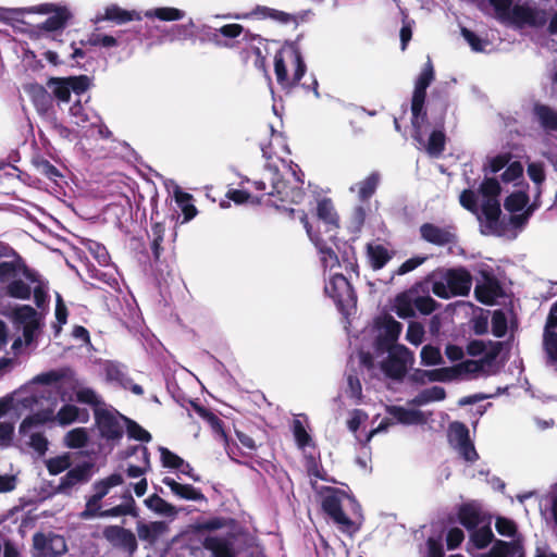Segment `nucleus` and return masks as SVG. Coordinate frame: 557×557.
Instances as JSON below:
<instances>
[{
	"label": "nucleus",
	"mask_w": 557,
	"mask_h": 557,
	"mask_svg": "<svg viewBox=\"0 0 557 557\" xmlns=\"http://www.w3.org/2000/svg\"><path fill=\"white\" fill-rule=\"evenodd\" d=\"M509 162L507 154H500L487 159L483 165L485 178L475 189V181L466 177L468 188L459 196L460 205L468 211L478 215L482 233L487 235L502 236L505 232V223L500 220L502 209L499 201L500 185L488 174H495L506 168Z\"/></svg>",
	"instance_id": "f257e3e1"
},
{
	"label": "nucleus",
	"mask_w": 557,
	"mask_h": 557,
	"mask_svg": "<svg viewBox=\"0 0 557 557\" xmlns=\"http://www.w3.org/2000/svg\"><path fill=\"white\" fill-rule=\"evenodd\" d=\"M434 79V69L430 59L419 74L411 99V125L413 128L412 138L419 149L423 148L431 157H438L445 147V135L442 131L434 129L428 141L424 140L423 126L428 121L424 108L426 89Z\"/></svg>",
	"instance_id": "f03ea898"
},
{
	"label": "nucleus",
	"mask_w": 557,
	"mask_h": 557,
	"mask_svg": "<svg viewBox=\"0 0 557 557\" xmlns=\"http://www.w3.org/2000/svg\"><path fill=\"white\" fill-rule=\"evenodd\" d=\"M317 215L320 221L319 232L317 234L312 232V227L305 212H301L300 220L310 240L314 244L321 256L323 267L332 270L339 265L338 257L333 248L337 246L338 219L330 199H322L318 202Z\"/></svg>",
	"instance_id": "7ed1b4c3"
},
{
	"label": "nucleus",
	"mask_w": 557,
	"mask_h": 557,
	"mask_svg": "<svg viewBox=\"0 0 557 557\" xmlns=\"http://www.w3.org/2000/svg\"><path fill=\"white\" fill-rule=\"evenodd\" d=\"M432 281L428 276L423 282L414 284L410 289L397 295L395 312L401 319L416 317V312L428 315L436 310L438 304L429 295Z\"/></svg>",
	"instance_id": "20e7f679"
},
{
	"label": "nucleus",
	"mask_w": 557,
	"mask_h": 557,
	"mask_svg": "<svg viewBox=\"0 0 557 557\" xmlns=\"http://www.w3.org/2000/svg\"><path fill=\"white\" fill-rule=\"evenodd\" d=\"M432 281V292L442 299L456 296H467L472 286V276L463 269H448L429 275Z\"/></svg>",
	"instance_id": "39448f33"
},
{
	"label": "nucleus",
	"mask_w": 557,
	"mask_h": 557,
	"mask_svg": "<svg viewBox=\"0 0 557 557\" xmlns=\"http://www.w3.org/2000/svg\"><path fill=\"white\" fill-rule=\"evenodd\" d=\"M290 176L293 181L283 178L275 164L267 163L264 166V177L269 180L271 186L269 195H276L281 201L300 203L305 197L304 182L295 171L290 173Z\"/></svg>",
	"instance_id": "423d86ee"
},
{
	"label": "nucleus",
	"mask_w": 557,
	"mask_h": 557,
	"mask_svg": "<svg viewBox=\"0 0 557 557\" xmlns=\"http://www.w3.org/2000/svg\"><path fill=\"white\" fill-rule=\"evenodd\" d=\"M376 357L386 355L380 361L382 372L389 379L403 380L414 361L413 352L405 345L389 346L374 350Z\"/></svg>",
	"instance_id": "0eeeda50"
},
{
	"label": "nucleus",
	"mask_w": 557,
	"mask_h": 557,
	"mask_svg": "<svg viewBox=\"0 0 557 557\" xmlns=\"http://www.w3.org/2000/svg\"><path fill=\"white\" fill-rule=\"evenodd\" d=\"M8 12L13 16L24 15L25 13L49 15L45 22L38 24V29L45 33L62 30L71 18V12L65 7H59L53 3H42L29 8L11 9L8 10Z\"/></svg>",
	"instance_id": "6e6552de"
},
{
	"label": "nucleus",
	"mask_w": 557,
	"mask_h": 557,
	"mask_svg": "<svg viewBox=\"0 0 557 557\" xmlns=\"http://www.w3.org/2000/svg\"><path fill=\"white\" fill-rule=\"evenodd\" d=\"M491 348L479 360H465L460 361L453 367H447L449 382L459 379L472 377L484 372L485 367H491L503 349L502 342H488Z\"/></svg>",
	"instance_id": "1a4fd4ad"
},
{
	"label": "nucleus",
	"mask_w": 557,
	"mask_h": 557,
	"mask_svg": "<svg viewBox=\"0 0 557 557\" xmlns=\"http://www.w3.org/2000/svg\"><path fill=\"white\" fill-rule=\"evenodd\" d=\"M324 290L343 313H349V310L356 307L357 296L343 274H334L326 283Z\"/></svg>",
	"instance_id": "9d476101"
},
{
	"label": "nucleus",
	"mask_w": 557,
	"mask_h": 557,
	"mask_svg": "<svg viewBox=\"0 0 557 557\" xmlns=\"http://www.w3.org/2000/svg\"><path fill=\"white\" fill-rule=\"evenodd\" d=\"M121 413L108 408H95V422L99 434L106 441L117 442L123 436Z\"/></svg>",
	"instance_id": "9b49d317"
},
{
	"label": "nucleus",
	"mask_w": 557,
	"mask_h": 557,
	"mask_svg": "<svg viewBox=\"0 0 557 557\" xmlns=\"http://www.w3.org/2000/svg\"><path fill=\"white\" fill-rule=\"evenodd\" d=\"M14 320L23 326V337L26 345H30L44 325L42 315L29 305L17 306Z\"/></svg>",
	"instance_id": "f8f14e48"
},
{
	"label": "nucleus",
	"mask_w": 557,
	"mask_h": 557,
	"mask_svg": "<svg viewBox=\"0 0 557 557\" xmlns=\"http://www.w3.org/2000/svg\"><path fill=\"white\" fill-rule=\"evenodd\" d=\"M34 557H59L67 550L66 542L62 535L52 532L35 533L33 536Z\"/></svg>",
	"instance_id": "ddd939ff"
},
{
	"label": "nucleus",
	"mask_w": 557,
	"mask_h": 557,
	"mask_svg": "<svg viewBox=\"0 0 557 557\" xmlns=\"http://www.w3.org/2000/svg\"><path fill=\"white\" fill-rule=\"evenodd\" d=\"M346 497L347 494L343 490L325 487L322 494V508L335 523L348 528L351 525V520L344 513L342 508V502Z\"/></svg>",
	"instance_id": "4468645a"
},
{
	"label": "nucleus",
	"mask_w": 557,
	"mask_h": 557,
	"mask_svg": "<svg viewBox=\"0 0 557 557\" xmlns=\"http://www.w3.org/2000/svg\"><path fill=\"white\" fill-rule=\"evenodd\" d=\"M449 442L459 455L468 462L478 460L479 455L470 440L469 429L461 422H453L449 426Z\"/></svg>",
	"instance_id": "2eb2a0df"
},
{
	"label": "nucleus",
	"mask_w": 557,
	"mask_h": 557,
	"mask_svg": "<svg viewBox=\"0 0 557 557\" xmlns=\"http://www.w3.org/2000/svg\"><path fill=\"white\" fill-rule=\"evenodd\" d=\"M102 535L113 547L126 552L129 556H133L138 548L136 535L124 527L107 525Z\"/></svg>",
	"instance_id": "dca6fc26"
},
{
	"label": "nucleus",
	"mask_w": 557,
	"mask_h": 557,
	"mask_svg": "<svg viewBox=\"0 0 557 557\" xmlns=\"http://www.w3.org/2000/svg\"><path fill=\"white\" fill-rule=\"evenodd\" d=\"M511 21L518 25L542 27L548 21V13L536 7L515 5L511 10Z\"/></svg>",
	"instance_id": "f3484780"
},
{
	"label": "nucleus",
	"mask_w": 557,
	"mask_h": 557,
	"mask_svg": "<svg viewBox=\"0 0 557 557\" xmlns=\"http://www.w3.org/2000/svg\"><path fill=\"white\" fill-rule=\"evenodd\" d=\"M403 331V324L393 317H384L379 325V333L374 342V350L399 345L398 338Z\"/></svg>",
	"instance_id": "a211bd4d"
},
{
	"label": "nucleus",
	"mask_w": 557,
	"mask_h": 557,
	"mask_svg": "<svg viewBox=\"0 0 557 557\" xmlns=\"http://www.w3.org/2000/svg\"><path fill=\"white\" fill-rule=\"evenodd\" d=\"M92 467L94 465L91 462H84L69 470L67 473L60 479L57 493L70 495L72 487L88 482L91 478Z\"/></svg>",
	"instance_id": "6ab92c4d"
},
{
	"label": "nucleus",
	"mask_w": 557,
	"mask_h": 557,
	"mask_svg": "<svg viewBox=\"0 0 557 557\" xmlns=\"http://www.w3.org/2000/svg\"><path fill=\"white\" fill-rule=\"evenodd\" d=\"M385 411L395 419V423L403 425H421L428 421L425 413L419 409H409L403 406L389 405L386 406Z\"/></svg>",
	"instance_id": "aec40b11"
},
{
	"label": "nucleus",
	"mask_w": 557,
	"mask_h": 557,
	"mask_svg": "<svg viewBox=\"0 0 557 557\" xmlns=\"http://www.w3.org/2000/svg\"><path fill=\"white\" fill-rule=\"evenodd\" d=\"M421 238L436 246H445L456 242V236L449 228L424 223L420 226Z\"/></svg>",
	"instance_id": "412c9836"
},
{
	"label": "nucleus",
	"mask_w": 557,
	"mask_h": 557,
	"mask_svg": "<svg viewBox=\"0 0 557 557\" xmlns=\"http://www.w3.org/2000/svg\"><path fill=\"white\" fill-rule=\"evenodd\" d=\"M23 270V275L26 280L32 283L37 282V273L23 267L22 260L20 257H16L11 261H1L0 262V282H11L13 278L18 276L20 271Z\"/></svg>",
	"instance_id": "4be33fe9"
},
{
	"label": "nucleus",
	"mask_w": 557,
	"mask_h": 557,
	"mask_svg": "<svg viewBox=\"0 0 557 557\" xmlns=\"http://www.w3.org/2000/svg\"><path fill=\"white\" fill-rule=\"evenodd\" d=\"M243 33L244 27L240 24H226L214 28L209 34V40L218 47L230 48L232 47L230 40L242 36Z\"/></svg>",
	"instance_id": "5701e85b"
},
{
	"label": "nucleus",
	"mask_w": 557,
	"mask_h": 557,
	"mask_svg": "<svg viewBox=\"0 0 557 557\" xmlns=\"http://www.w3.org/2000/svg\"><path fill=\"white\" fill-rule=\"evenodd\" d=\"M136 531L140 541L153 545L158 539L169 531L165 521L137 522Z\"/></svg>",
	"instance_id": "b1692460"
},
{
	"label": "nucleus",
	"mask_w": 557,
	"mask_h": 557,
	"mask_svg": "<svg viewBox=\"0 0 557 557\" xmlns=\"http://www.w3.org/2000/svg\"><path fill=\"white\" fill-rule=\"evenodd\" d=\"M162 483L170 487L171 492L180 499L184 500H205L206 497L200 490L190 484H181L170 476H164Z\"/></svg>",
	"instance_id": "393cba45"
},
{
	"label": "nucleus",
	"mask_w": 557,
	"mask_h": 557,
	"mask_svg": "<svg viewBox=\"0 0 557 557\" xmlns=\"http://www.w3.org/2000/svg\"><path fill=\"white\" fill-rule=\"evenodd\" d=\"M55 414L54 409L52 407L38 410L29 416H27L20 424L18 432L22 436H26L28 432L39 425H42L47 422L54 421Z\"/></svg>",
	"instance_id": "a878e982"
},
{
	"label": "nucleus",
	"mask_w": 557,
	"mask_h": 557,
	"mask_svg": "<svg viewBox=\"0 0 557 557\" xmlns=\"http://www.w3.org/2000/svg\"><path fill=\"white\" fill-rule=\"evenodd\" d=\"M55 414L54 409L52 407L38 410L29 416H27L20 424L18 432L22 436H26L28 432L39 425H42L47 422L54 421Z\"/></svg>",
	"instance_id": "bb28decb"
},
{
	"label": "nucleus",
	"mask_w": 557,
	"mask_h": 557,
	"mask_svg": "<svg viewBox=\"0 0 557 557\" xmlns=\"http://www.w3.org/2000/svg\"><path fill=\"white\" fill-rule=\"evenodd\" d=\"M32 101L40 115H46L52 108V96L41 85L33 84L27 87Z\"/></svg>",
	"instance_id": "cd10ccee"
},
{
	"label": "nucleus",
	"mask_w": 557,
	"mask_h": 557,
	"mask_svg": "<svg viewBox=\"0 0 557 557\" xmlns=\"http://www.w3.org/2000/svg\"><path fill=\"white\" fill-rule=\"evenodd\" d=\"M380 183L381 175L379 172L374 171L364 180L351 185L349 190L351 193L357 190L359 200L366 202L375 194Z\"/></svg>",
	"instance_id": "c85d7f7f"
},
{
	"label": "nucleus",
	"mask_w": 557,
	"mask_h": 557,
	"mask_svg": "<svg viewBox=\"0 0 557 557\" xmlns=\"http://www.w3.org/2000/svg\"><path fill=\"white\" fill-rule=\"evenodd\" d=\"M479 557H523V549L518 542L497 540L490 552L480 554Z\"/></svg>",
	"instance_id": "c756f323"
},
{
	"label": "nucleus",
	"mask_w": 557,
	"mask_h": 557,
	"mask_svg": "<svg viewBox=\"0 0 557 557\" xmlns=\"http://www.w3.org/2000/svg\"><path fill=\"white\" fill-rule=\"evenodd\" d=\"M533 114L540 125L547 132L557 131V111L553 108L536 103L533 108Z\"/></svg>",
	"instance_id": "7c9ffc66"
},
{
	"label": "nucleus",
	"mask_w": 557,
	"mask_h": 557,
	"mask_svg": "<svg viewBox=\"0 0 557 557\" xmlns=\"http://www.w3.org/2000/svg\"><path fill=\"white\" fill-rule=\"evenodd\" d=\"M104 373L107 381L110 383L119 385L124 389L128 388V384H131V377L125 366L117 362H109L104 367Z\"/></svg>",
	"instance_id": "2f4dec72"
},
{
	"label": "nucleus",
	"mask_w": 557,
	"mask_h": 557,
	"mask_svg": "<svg viewBox=\"0 0 557 557\" xmlns=\"http://www.w3.org/2000/svg\"><path fill=\"white\" fill-rule=\"evenodd\" d=\"M446 397V392L442 386H432L430 388H425L417 394L413 398H411L408 404L414 407H420L428 405L433 401L444 400Z\"/></svg>",
	"instance_id": "473e14b6"
},
{
	"label": "nucleus",
	"mask_w": 557,
	"mask_h": 557,
	"mask_svg": "<svg viewBox=\"0 0 557 557\" xmlns=\"http://www.w3.org/2000/svg\"><path fill=\"white\" fill-rule=\"evenodd\" d=\"M494 540V533L488 525H484L482 528H474L470 530V542L468 547V552L471 553V548L474 549H483L488 544H491Z\"/></svg>",
	"instance_id": "72a5a7b5"
},
{
	"label": "nucleus",
	"mask_w": 557,
	"mask_h": 557,
	"mask_svg": "<svg viewBox=\"0 0 557 557\" xmlns=\"http://www.w3.org/2000/svg\"><path fill=\"white\" fill-rule=\"evenodd\" d=\"M411 380L417 383H425L428 382H449V375L447 372V367H442L434 370H421L417 369L411 374Z\"/></svg>",
	"instance_id": "f704fd0d"
},
{
	"label": "nucleus",
	"mask_w": 557,
	"mask_h": 557,
	"mask_svg": "<svg viewBox=\"0 0 557 557\" xmlns=\"http://www.w3.org/2000/svg\"><path fill=\"white\" fill-rule=\"evenodd\" d=\"M203 547L211 552L213 557H234L232 545L218 536L206 537Z\"/></svg>",
	"instance_id": "c9c22d12"
},
{
	"label": "nucleus",
	"mask_w": 557,
	"mask_h": 557,
	"mask_svg": "<svg viewBox=\"0 0 557 557\" xmlns=\"http://www.w3.org/2000/svg\"><path fill=\"white\" fill-rule=\"evenodd\" d=\"M367 255L373 270L382 269L392 258V253L383 245L369 244Z\"/></svg>",
	"instance_id": "e433bc0d"
},
{
	"label": "nucleus",
	"mask_w": 557,
	"mask_h": 557,
	"mask_svg": "<svg viewBox=\"0 0 557 557\" xmlns=\"http://www.w3.org/2000/svg\"><path fill=\"white\" fill-rule=\"evenodd\" d=\"M47 87L59 102L67 103L70 101L72 92L67 77H51L47 82Z\"/></svg>",
	"instance_id": "4c0bfd02"
},
{
	"label": "nucleus",
	"mask_w": 557,
	"mask_h": 557,
	"mask_svg": "<svg viewBox=\"0 0 557 557\" xmlns=\"http://www.w3.org/2000/svg\"><path fill=\"white\" fill-rule=\"evenodd\" d=\"M124 479L121 473H112L106 479L97 481L92 484L95 494L92 495L101 502V499L108 495L112 487L123 484Z\"/></svg>",
	"instance_id": "58836bf2"
},
{
	"label": "nucleus",
	"mask_w": 557,
	"mask_h": 557,
	"mask_svg": "<svg viewBox=\"0 0 557 557\" xmlns=\"http://www.w3.org/2000/svg\"><path fill=\"white\" fill-rule=\"evenodd\" d=\"M145 505L148 509L153 512L164 516V517H175L177 515V509L159 495L153 494L145 499Z\"/></svg>",
	"instance_id": "ea45409f"
},
{
	"label": "nucleus",
	"mask_w": 557,
	"mask_h": 557,
	"mask_svg": "<svg viewBox=\"0 0 557 557\" xmlns=\"http://www.w3.org/2000/svg\"><path fill=\"white\" fill-rule=\"evenodd\" d=\"M460 523L469 531L473 530L481 523V516L472 504H463L458 510Z\"/></svg>",
	"instance_id": "a19ab883"
},
{
	"label": "nucleus",
	"mask_w": 557,
	"mask_h": 557,
	"mask_svg": "<svg viewBox=\"0 0 557 557\" xmlns=\"http://www.w3.org/2000/svg\"><path fill=\"white\" fill-rule=\"evenodd\" d=\"M145 16L148 18L156 17L160 21L171 22L184 18L185 12L176 8L162 7L146 11Z\"/></svg>",
	"instance_id": "79ce46f5"
},
{
	"label": "nucleus",
	"mask_w": 557,
	"mask_h": 557,
	"mask_svg": "<svg viewBox=\"0 0 557 557\" xmlns=\"http://www.w3.org/2000/svg\"><path fill=\"white\" fill-rule=\"evenodd\" d=\"M106 17L110 21H114L117 24H124L129 21H139L140 14L136 11H127L115 4H112L106 9Z\"/></svg>",
	"instance_id": "37998d69"
},
{
	"label": "nucleus",
	"mask_w": 557,
	"mask_h": 557,
	"mask_svg": "<svg viewBox=\"0 0 557 557\" xmlns=\"http://www.w3.org/2000/svg\"><path fill=\"white\" fill-rule=\"evenodd\" d=\"M175 200L184 214L183 222H188L196 216L197 209L191 203V195L184 193L178 187H176Z\"/></svg>",
	"instance_id": "c03bdc74"
},
{
	"label": "nucleus",
	"mask_w": 557,
	"mask_h": 557,
	"mask_svg": "<svg viewBox=\"0 0 557 557\" xmlns=\"http://www.w3.org/2000/svg\"><path fill=\"white\" fill-rule=\"evenodd\" d=\"M88 432L85 428H75L64 436V444L72 449L83 448L88 442Z\"/></svg>",
	"instance_id": "a18cd8bd"
},
{
	"label": "nucleus",
	"mask_w": 557,
	"mask_h": 557,
	"mask_svg": "<svg viewBox=\"0 0 557 557\" xmlns=\"http://www.w3.org/2000/svg\"><path fill=\"white\" fill-rule=\"evenodd\" d=\"M121 419L125 423L126 432L129 438L144 443H148L151 441V434L141 425H139L136 421L125 416H121Z\"/></svg>",
	"instance_id": "49530a36"
},
{
	"label": "nucleus",
	"mask_w": 557,
	"mask_h": 557,
	"mask_svg": "<svg viewBox=\"0 0 557 557\" xmlns=\"http://www.w3.org/2000/svg\"><path fill=\"white\" fill-rule=\"evenodd\" d=\"M79 408L74 405H64L62 406L55 414V421L59 425L65 426L77 420L81 422H85L86 419H79Z\"/></svg>",
	"instance_id": "de8ad7c7"
},
{
	"label": "nucleus",
	"mask_w": 557,
	"mask_h": 557,
	"mask_svg": "<svg viewBox=\"0 0 557 557\" xmlns=\"http://www.w3.org/2000/svg\"><path fill=\"white\" fill-rule=\"evenodd\" d=\"M5 293L16 299H29L32 295V287L21 278H13L5 288Z\"/></svg>",
	"instance_id": "09e8293b"
},
{
	"label": "nucleus",
	"mask_w": 557,
	"mask_h": 557,
	"mask_svg": "<svg viewBox=\"0 0 557 557\" xmlns=\"http://www.w3.org/2000/svg\"><path fill=\"white\" fill-rule=\"evenodd\" d=\"M529 202V196L521 190L511 193L504 201V207L510 213L520 212L525 209Z\"/></svg>",
	"instance_id": "8fccbe9b"
},
{
	"label": "nucleus",
	"mask_w": 557,
	"mask_h": 557,
	"mask_svg": "<svg viewBox=\"0 0 557 557\" xmlns=\"http://www.w3.org/2000/svg\"><path fill=\"white\" fill-rule=\"evenodd\" d=\"M421 364L424 367L442 366L445 363L440 348L425 345L420 351Z\"/></svg>",
	"instance_id": "3c124183"
},
{
	"label": "nucleus",
	"mask_w": 557,
	"mask_h": 557,
	"mask_svg": "<svg viewBox=\"0 0 557 557\" xmlns=\"http://www.w3.org/2000/svg\"><path fill=\"white\" fill-rule=\"evenodd\" d=\"M76 399L95 408H104L102 398L90 387H81L76 391Z\"/></svg>",
	"instance_id": "603ef678"
},
{
	"label": "nucleus",
	"mask_w": 557,
	"mask_h": 557,
	"mask_svg": "<svg viewBox=\"0 0 557 557\" xmlns=\"http://www.w3.org/2000/svg\"><path fill=\"white\" fill-rule=\"evenodd\" d=\"M128 498H129L128 504H121V505L114 506L110 509L102 510L99 513V517L108 518V517H119V516H125V515H131L133 517H137L135 502L131 495L128 496Z\"/></svg>",
	"instance_id": "864d4df0"
},
{
	"label": "nucleus",
	"mask_w": 557,
	"mask_h": 557,
	"mask_svg": "<svg viewBox=\"0 0 557 557\" xmlns=\"http://www.w3.org/2000/svg\"><path fill=\"white\" fill-rule=\"evenodd\" d=\"M46 468L51 475H58L71 467V457L69 454L49 458L45 461Z\"/></svg>",
	"instance_id": "5fc2aeb1"
},
{
	"label": "nucleus",
	"mask_w": 557,
	"mask_h": 557,
	"mask_svg": "<svg viewBox=\"0 0 557 557\" xmlns=\"http://www.w3.org/2000/svg\"><path fill=\"white\" fill-rule=\"evenodd\" d=\"M293 59L295 64V71L293 74V78L289 79V86L288 88H293L299 84L301 78L305 76V73L307 71L306 63L302 59V55L300 51L297 48L293 49Z\"/></svg>",
	"instance_id": "6e6d98bb"
},
{
	"label": "nucleus",
	"mask_w": 557,
	"mask_h": 557,
	"mask_svg": "<svg viewBox=\"0 0 557 557\" xmlns=\"http://www.w3.org/2000/svg\"><path fill=\"white\" fill-rule=\"evenodd\" d=\"M345 393L356 404H358L361 400L362 386L359 377L355 373L349 372L347 374V388Z\"/></svg>",
	"instance_id": "4d7b16f0"
},
{
	"label": "nucleus",
	"mask_w": 557,
	"mask_h": 557,
	"mask_svg": "<svg viewBox=\"0 0 557 557\" xmlns=\"http://www.w3.org/2000/svg\"><path fill=\"white\" fill-rule=\"evenodd\" d=\"M507 317L503 310H495L492 314V333L495 337H503L507 332Z\"/></svg>",
	"instance_id": "13d9d810"
},
{
	"label": "nucleus",
	"mask_w": 557,
	"mask_h": 557,
	"mask_svg": "<svg viewBox=\"0 0 557 557\" xmlns=\"http://www.w3.org/2000/svg\"><path fill=\"white\" fill-rule=\"evenodd\" d=\"M29 437L27 442L28 446L32 447L39 456H44L48 450L49 442L47 437L39 432H34L26 435Z\"/></svg>",
	"instance_id": "bf43d9fd"
},
{
	"label": "nucleus",
	"mask_w": 557,
	"mask_h": 557,
	"mask_svg": "<svg viewBox=\"0 0 557 557\" xmlns=\"http://www.w3.org/2000/svg\"><path fill=\"white\" fill-rule=\"evenodd\" d=\"M162 466L171 469H180L184 463V459L168 449L166 447H159Z\"/></svg>",
	"instance_id": "052dcab7"
},
{
	"label": "nucleus",
	"mask_w": 557,
	"mask_h": 557,
	"mask_svg": "<svg viewBox=\"0 0 557 557\" xmlns=\"http://www.w3.org/2000/svg\"><path fill=\"white\" fill-rule=\"evenodd\" d=\"M70 114L73 119V123H75L78 126H85L87 122H89V114L87 110L83 107L81 103V100L77 99L71 107H70Z\"/></svg>",
	"instance_id": "680f3d73"
},
{
	"label": "nucleus",
	"mask_w": 557,
	"mask_h": 557,
	"mask_svg": "<svg viewBox=\"0 0 557 557\" xmlns=\"http://www.w3.org/2000/svg\"><path fill=\"white\" fill-rule=\"evenodd\" d=\"M535 210V203L531 205L530 207H528L523 212L521 213H512L509 219H508V223L515 227V228H518V230H522L530 216L532 215L533 211Z\"/></svg>",
	"instance_id": "e2e57ef3"
},
{
	"label": "nucleus",
	"mask_w": 557,
	"mask_h": 557,
	"mask_svg": "<svg viewBox=\"0 0 557 557\" xmlns=\"http://www.w3.org/2000/svg\"><path fill=\"white\" fill-rule=\"evenodd\" d=\"M506 170L502 174L504 183H511L520 178L523 174V166L519 161L508 162Z\"/></svg>",
	"instance_id": "0e129e2a"
},
{
	"label": "nucleus",
	"mask_w": 557,
	"mask_h": 557,
	"mask_svg": "<svg viewBox=\"0 0 557 557\" xmlns=\"http://www.w3.org/2000/svg\"><path fill=\"white\" fill-rule=\"evenodd\" d=\"M67 81L71 92H74L76 96H81L90 86V79L86 75L70 76Z\"/></svg>",
	"instance_id": "69168bd1"
},
{
	"label": "nucleus",
	"mask_w": 557,
	"mask_h": 557,
	"mask_svg": "<svg viewBox=\"0 0 557 557\" xmlns=\"http://www.w3.org/2000/svg\"><path fill=\"white\" fill-rule=\"evenodd\" d=\"M424 337V327L418 322H410L406 333V339L414 345L419 346Z\"/></svg>",
	"instance_id": "338daca9"
},
{
	"label": "nucleus",
	"mask_w": 557,
	"mask_h": 557,
	"mask_svg": "<svg viewBox=\"0 0 557 557\" xmlns=\"http://www.w3.org/2000/svg\"><path fill=\"white\" fill-rule=\"evenodd\" d=\"M461 35L465 38V40L469 44L471 49L475 52H482L484 51L485 46L487 42L483 39H481L474 32L462 27L461 28Z\"/></svg>",
	"instance_id": "774afa93"
}]
</instances>
